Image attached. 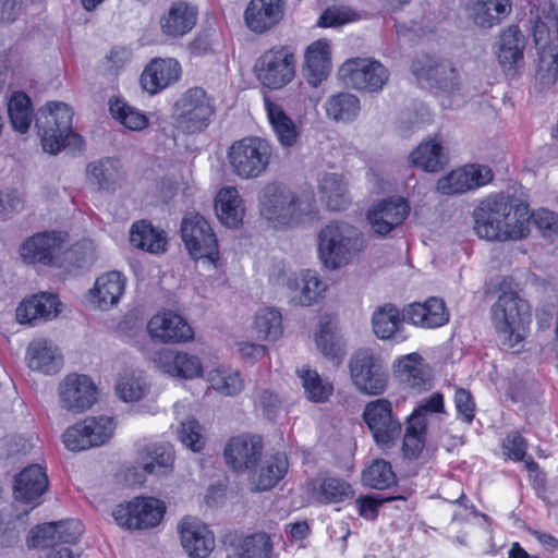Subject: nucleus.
<instances>
[{
  "mask_svg": "<svg viewBox=\"0 0 558 558\" xmlns=\"http://www.w3.org/2000/svg\"><path fill=\"white\" fill-rule=\"evenodd\" d=\"M118 397L124 402H137L150 392V384L141 372H131L122 375L117 385Z\"/></svg>",
  "mask_w": 558,
  "mask_h": 558,
  "instance_id": "45",
  "label": "nucleus"
},
{
  "mask_svg": "<svg viewBox=\"0 0 558 558\" xmlns=\"http://www.w3.org/2000/svg\"><path fill=\"white\" fill-rule=\"evenodd\" d=\"M396 474L389 462L374 461L364 472L363 482L375 489H386L396 484Z\"/></svg>",
  "mask_w": 558,
  "mask_h": 558,
  "instance_id": "57",
  "label": "nucleus"
},
{
  "mask_svg": "<svg viewBox=\"0 0 558 558\" xmlns=\"http://www.w3.org/2000/svg\"><path fill=\"white\" fill-rule=\"evenodd\" d=\"M348 368L351 383L359 393L377 397L387 391L390 373L381 353L371 348L359 349L351 355Z\"/></svg>",
  "mask_w": 558,
  "mask_h": 558,
  "instance_id": "6",
  "label": "nucleus"
},
{
  "mask_svg": "<svg viewBox=\"0 0 558 558\" xmlns=\"http://www.w3.org/2000/svg\"><path fill=\"white\" fill-rule=\"evenodd\" d=\"M28 366L43 374L52 375L62 367V356L58 348L46 339H36L27 348Z\"/></svg>",
  "mask_w": 558,
  "mask_h": 558,
  "instance_id": "32",
  "label": "nucleus"
},
{
  "mask_svg": "<svg viewBox=\"0 0 558 558\" xmlns=\"http://www.w3.org/2000/svg\"><path fill=\"white\" fill-rule=\"evenodd\" d=\"M262 215L276 227L298 223L305 217H311L315 210L312 194H294L288 187L269 183L259 193Z\"/></svg>",
  "mask_w": 558,
  "mask_h": 558,
  "instance_id": "2",
  "label": "nucleus"
},
{
  "mask_svg": "<svg viewBox=\"0 0 558 558\" xmlns=\"http://www.w3.org/2000/svg\"><path fill=\"white\" fill-rule=\"evenodd\" d=\"M523 36L517 25H511L501 33L497 57L505 72L515 70L523 61Z\"/></svg>",
  "mask_w": 558,
  "mask_h": 558,
  "instance_id": "37",
  "label": "nucleus"
},
{
  "mask_svg": "<svg viewBox=\"0 0 558 558\" xmlns=\"http://www.w3.org/2000/svg\"><path fill=\"white\" fill-rule=\"evenodd\" d=\"M362 417L378 447L387 450L397 445L402 424L393 413L390 400L380 398L367 402Z\"/></svg>",
  "mask_w": 558,
  "mask_h": 558,
  "instance_id": "11",
  "label": "nucleus"
},
{
  "mask_svg": "<svg viewBox=\"0 0 558 558\" xmlns=\"http://www.w3.org/2000/svg\"><path fill=\"white\" fill-rule=\"evenodd\" d=\"M29 547H49L58 544L56 533V522L37 525L29 532L27 537Z\"/></svg>",
  "mask_w": 558,
  "mask_h": 558,
  "instance_id": "61",
  "label": "nucleus"
},
{
  "mask_svg": "<svg viewBox=\"0 0 558 558\" xmlns=\"http://www.w3.org/2000/svg\"><path fill=\"white\" fill-rule=\"evenodd\" d=\"M61 407L75 413L89 409L96 401V386L83 374H69L59 385Z\"/></svg>",
  "mask_w": 558,
  "mask_h": 558,
  "instance_id": "16",
  "label": "nucleus"
},
{
  "mask_svg": "<svg viewBox=\"0 0 558 558\" xmlns=\"http://www.w3.org/2000/svg\"><path fill=\"white\" fill-rule=\"evenodd\" d=\"M317 248L324 267L337 270L351 264L363 251V234L348 222H330L318 233Z\"/></svg>",
  "mask_w": 558,
  "mask_h": 558,
  "instance_id": "3",
  "label": "nucleus"
},
{
  "mask_svg": "<svg viewBox=\"0 0 558 558\" xmlns=\"http://www.w3.org/2000/svg\"><path fill=\"white\" fill-rule=\"evenodd\" d=\"M410 213V206L402 197L385 199L367 214L375 233L386 235L400 226Z\"/></svg>",
  "mask_w": 558,
  "mask_h": 558,
  "instance_id": "21",
  "label": "nucleus"
},
{
  "mask_svg": "<svg viewBox=\"0 0 558 558\" xmlns=\"http://www.w3.org/2000/svg\"><path fill=\"white\" fill-rule=\"evenodd\" d=\"M289 461L283 452L266 456L258 468L253 469L252 484L263 492L275 487L287 474Z\"/></svg>",
  "mask_w": 558,
  "mask_h": 558,
  "instance_id": "30",
  "label": "nucleus"
},
{
  "mask_svg": "<svg viewBox=\"0 0 558 558\" xmlns=\"http://www.w3.org/2000/svg\"><path fill=\"white\" fill-rule=\"evenodd\" d=\"M533 22V39L537 50L558 49V13L551 3L536 8Z\"/></svg>",
  "mask_w": 558,
  "mask_h": 558,
  "instance_id": "26",
  "label": "nucleus"
},
{
  "mask_svg": "<svg viewBox=\"0 0 558 558\" xmlns=\"http://www.w3.org/2000/svg\"><path fill=\"white\" fill-rule=\"evenodd\" d=\"M325 112L328 119L335 122L351 123L360 114V98L349 92H340L327 98Z\"/></svg>",
  "mask_w": 558,
  "mask_h": 558,
  "instance_id": "40",
  "label": "nucleus"
},
{
  "mask_svg": "<svg viewBox=\"0 0 558 558\" xmlns=\"http://www.w3.org/2000/svg\"><path fill=\"white\" fill-rule=\"evenodd\" d=\"M178 533L183 550L192 558H206L215 547V536L201 519L183 517L178 523Z\"/></svg>",
  "mask_w": 558,
  "mask_h": 558,
  "instance_id": "15",
  "label": "nucleus"
},
{
  "mask_svg": "<svg viewBox=\"0 0 558 558\" xmlns=\"http://www.w3.org/2000/svg\"><path fill=\"white\" fill-rule=\"evenodd\" d=\"M60 302L54 294L41 293L23 301L16 316L21 323H31L37 318L50 319L59 314Z\"/></svg>",
  "mask_w": 558,
  "mask_h": 558,
  "instance_id": "38",
  "label": "nucleus"
},
{
  "mask_svg": "<svg viewBox=\"0 0 558 558\" xmlns=\"http://www.w3.org/2000/svg\"><path fill=\"white\" fill-rule=\"evenodd\" d=\"M155 363L163 373L184 379L203 375L201 360L193 354L173 349H163L157 353Z\"/></svg>",
  "mask_w": 558,
  "mask_h": 558,
  "instance_id": "24",
  "label": "nucleus"
},
{
  "mask_svg": "<svg viewBox=\"0 0 558 558\" xmlns=\"http://www.w3.org/2000/svg\"><path fill=\"white\" fill-rule=\"evenodd\" d=\"M215 210L222 225L236 228L244 217V205L234 186H225L219 190L215 198Z\"/></svg>",
  "mask_w": 558,
  "mask_h": 558,
  "instance_id": "35",
  "label": "nucleus"
},
{
  "mask_svg": "<svg viewBox=\"0 0 558 558\" xmlns=\"http://www.w3.org/2000/svg\"><path fill=\"white\" fill-rule=\"evenodd\" d=\"M133 511H137V519L134 521V530H144L159 524L163 517L165 507L156 498L138 497L137 507H135Z\"/></svg>",
  "mask_w": 558,
  "mask_h": 558,
  "instance_id": "53",
  "label": "nucleus"
},
{
  "mask_svg": "<svg viewBox=\"0 0 558 558\" xmlns=\"http://www.w3.org/2000/svg\"><path fill=\"white\" fill-rule=\"evenodd\" d=\"M427 422L417 415H411L408 421L405 435L403 438L404 456L415 458L424 447V436Z\"/></svg>",
  "mask_w": 558,
  "mask_h": 558,
  "instance_id": "55",
  "label": "nucleus"
},
{
  "mask_svg": "<svg viewBox=\"0 0 558 558\" xmlns=\"http://www.w3.org/2000/svg\"><path fill=\"white\" fill-rule=\"evenodd\" d=\"M73 111L64 102L51 101L35 114V128L43 149L56 155L69 145H76L81 137L72 130Z\"/></svg>",
  "mask_w": 558,
  "mask_h": 558,
  "instance_id": "5",
  "label": "nucleus"
},
{
  "mask_svg": "<svg viewBox=\"0 0 558 558\" xmlns=\"http://www.w3.org/2000/svg\"><path fill=\"white\" fill-rule=\"evenodd\" d=\"M112 117L131 131H141L148 125V118L138 109L117 99L110 102Z\"/></svg>",
  "mask_w": 558,
  "mask_h": 558,
  "instance_id": "54",
  "label": "nucleus"
},
{
  "mask_svg": "<svg viewBox=\"0 0 558 558\" xmlns=\"http://www.w3.org/2000/svg\"><path fill=\"white\" fill-rule=\"evenodd\" d=\"M57 539L60 544H75L83 533V524L75 519L56 522Z\"/></svg>",
  "mask_w": 558,
  "mask_h": 558,
  "instance_id": "63",
  "label": "nucleus"
},
{
  "mask_svg": "<svg viewBox=\"0 0 558 558\" xmlns=\"http://www.w3.org/2000/svg\"><path fill=\"white\" fill-rule=\"evenodd\" d=\"M264 108L268 122L281 146H294L299 140L300 133L296 124L287 114L283 107L269 97H264Z\"/></svg>",
  "mask_w": 558,
  "mask_h": 558,
  "instance_id": "31",
  "label": "nucleus"
},
{
  "mask_svg": "<svg viewBox=\"0 0 558 558\" xmlns=\"http://www.w3.org/2000/svg\"><path fill=\"white\" fill-rule=\"evenodd\" d=\"M464 166L452 170L437 181V192L444 195L462 194L470 191Z\"/></svg>",
  "mask_w": 558,
  "mask_h": 558,
  "instance_id": "59",
  "label": "nucleus"
},
{
  "mask_svg": "<svg viewBox=\"0 0 558 558\" xmlns=\"http://www.w3.org/2000/svg\"><path fill=\"white\" fill-rule=\"evenodd\" d=\"M320 494L325 501L340 502L352 497L353 490L349 483L339 478L329 477L322 483Z\"/></svg>",
  "mask_w": 558,
  "mask_h": 558,
  "instance_id": "60",
  "label": "nucleus"
},
{
  "mask_svg": "<svg viewBox=\"0 0 558 558\" xmlns=\"http://www.w3.org/2000/svg\"><path fill=\"white\" fill-rule=\"evenodd\" d=\"M181 236L194 259L216 265L219 257L218 241L211 226L202 215L189 213L183 217Z\"/></svg>",
  "mask_w": 558,
  "mask_h": 558,
  "instance_id": "13",
  "label": "nucleus"
},
{
  "mask_svg": "<svg viewBox=\"0 0 558 558\" xmlns=\"http://www.w3.org/2000/svg\"><path fill=\"white\" fill-rule=\"evenodd\" d=\"M318 350L335 364H339L344 355L341 338L337 333V327L331 320L320 322L319 330L315 338Z\"/></svg>",
  "mask_w": 558,
  "mask_h": 558,
  "instance_id": "44",
  "label": "nucleus"
},
{
  "mask_svg": "<svg viewBox=\"0 0 558 558\" xmlns=\"http://www.w3.org/2000/svg\"><path fill=\"white\" fill-rule=\"evenodd\" d=\"M143 469L149 474H167L174 461V451L169 444H148L141 449Z\"/></svg>",
  "mask_w": 558,
  "mask_h": 558,
  "instance_id": "42",
  "label": "nucleus"
},
{
  "mask_svg": "<svg viewBox=\"0 0 558 558\" xmlns=\"http://www.w3.org/2000/svg\"><path fill=\"white\" fill-rule=\"evenodd\" d=\"M64 243L65 234L62 232H39L23 242L20 253L27 264L50 265L61 253Z\"/></svg>",
  "mask_w": 558,
  "mask_h": 558,
  "instance_id": "17",
  "label": "nucleus"
},
{
  "mask_svg": "<svg viewBox=\"0 0 558 558\" xmlns=\"http://www.w3.org/2000/svg\"><path fill=\"white\" fill-rule=\"evenodd\" d=\"M457 416L466 424H471L475 416L476 404L469 390L459 388L454 392Z\"/></svg>",
  "mask_w": 558,
  "mask_h": 558,
  "instance_id": "62",
  "label": "nucleus"
},
{
  "mask_svg": "<svg viewBox=\"0 0 558 558\" xmlns=\"http://www.w3.org/2000/svg\"><path fill=\"white\" fill-rule=\"evenodd\" d=\"M322 199L331 210H342L350 204L348 183L339 173H325L318 185Z\"/></svg>",
  "mask_w": 558,
  "mask_h": 558,
  "instance_id": "39",
  "label": "nucleus"
},
{
  "mask_svg": "<svg viewBox=\"0 0 558 558\" xmlns=\"http://www.w3.org/2000/svg\"><path fill=\"white\" fill-rule=\"evenodd\" d=\"M473 219L476 234L488 241L519 240L530 232L529 205L502 194L481 202Z\"/></svg>",
  "mask_w": 558,
  "mask_h": 558,
  "instance_id": "1",
  "label": "nucleus"
},
{
  "mask_svg": "<svg viewBox=\"0 0 558 558\" xmlns=\"http://www.w3.org/2000/svg\"><path fill=\"white\" fill-rule=\"evenodd\" d=\"M282 280L283 284L293 293V300L302 306L316 303L327 290L326 283L311 269L291 274Z\"/></svg>",
  "mask_w": 558,
  "mask_h": 558,
  "instance_id": "25",
  "label": "nucleus"
},
{
  "mask_svg": "<svg viewBox=\"0 0 558 558\" xmlns=\"http://www.w3.org/2000/svg\"><path fill=\"white\" fill-rule=\"evenodd\" d=\"M178 438L184 447L194 452H199L206 444L203 427L194 418L181 422L178 428Z\"/></svg>",
  "mask_w": 558,
  "mask_h": 558,
  "instance_id": "58",
  "label": "nucleus"
},
{
  "mask_svg": "<svg viewBox=\"0 0 558 558\" xmlns=\"http://www.w3.org/2000/svg\"><path fill=\"white\" fill-rule=\"evenodd\" d=\"M86 175L99 191H114L122 180L121 163L112 157L101 158L88 163Z\"/></svg>",
  "mask_w": 558,
  "mask_h": 558,
  "instance_id": "36",
  "label": "nucleus"
},
{
  "mask_svg": "<svg viewBox=\"0 0 558 558\" xmlns=\"http://www.w3.org/2000/svg\"><path fill=\"white\" fill-rule=\"evenodd\" d=\"M125 277L120 271H108L97 278L90 295L100 310L118 304L124 293Z\"/></svg>",
  "mask_w": 558,
  "mask_h": 558,
  "instance_id": "33",
  "label": "nucleus"
},
{
  "mask_svg": "<svg viewBox=\"0 0 558 558\" xmlns=\"http://www.w3.org/2000/svg\"><path fill=\"white\" fill-rule=\"evenodd\" d=\"M116 428L112 416H88L63 433V444L71 451L87 450L108 442Z\"/></svg>",
  "mask_w": 558,
  "mask_h": 558,
  "instance_id": "14",
  "label": "nucleus"
},
{
  "mask_svg": "<svg viewBox=\"0 0 558 558\" xmlns=\"http://www.w3.org/2000/svg\"><path fill=\"white\" fill-rule=\"evenodd\" d=\"M254 328L259 339L277 341L283 333L281 313L271 307L262 308L255 316Z\"/></svg>",
  "mask_w": 558,
  "mask_h": 558,
  "instance_id": "50",
  "label": "nucleus"
},
{
  "mask_svg": "<svg viewBox=\"0 0 558 558\" xmlns=\"http://www.w3.org/2000/svg\"><path fill=\"white\" fill-rule=\"evenodd\" d=\"M271 551L269 535L260 532L246 536L227 558H270Z\"/></svg>",
  "mask_w": 558,
  "mask_h": 558,
  "instance_id": "47",
  "label": "nucleus"
},
{
  "mask_svg": "<svg viewBox=\"0 0 558 558\" xmlns=\"http://www.w3.org/2000/svg\"><path fill=\"white\" fill-rule=\"evenodd\" d=\"M405 319L400 315L399 310L392 304H385L378 307L372 317L374 333L377 338L392 339L397 342L405 340L402 333V325Z\"/></svg>",
  "mask_w": 558,
  "mask_h": 558,
  "instance_id": "34",
  "label": "nucleus"
},
{
  "mask_svg": "<svg viewBox=\"0 0 558 558\" xmlns=\"http://www.w3.org/2000/svg\"><path fill=\"white\" fill-rule=\"evenodd\" d=\"M302 381L304 392L310 401L316 403L326 402L333 392V385L311 368L302 367L296 371Z\"/></svg>",
  "mask_w": 558,
  "mask_h": 558,
  "instance_id": "46",
  "label": "nucleus"
},
{
  "mask_svg": "<svg viewBox=\"0 0 558 558\" xmlns=\"http://www.w3.org/2000/svg\"><path fill=\"white\" fill-rule=\"evenodd\" d=\"M274 155L272 144L259 136L235 141L228 150L232 172L241 179H255L268 169Z\"/></svg>",
  "mask_w": 558,
  "mask_h": 558,
  "instance_id": "7",
  "label": "nucleus"
},
{
  "mask_svg": "<svg viewBox=\"0 0 558 558\" xmlns=\"http://www.w3.org/2000/svg\"><path fill=\"white\" fill-rule=\"evenodd\" d=\"M69 255L78 267H83L96 259V245L94 241L84 239L69 250Z\"/></svg>",
  "mask_w": 558,
  "mask_h": 558,
  "instance_id": "64",
  "label": "nucleus"
},
{
  "mask_svg": "<svg viewBox=\"0 0 558 558\" xmlns=\"http://www.w3.org/2000/svg\"><path fill=\"white\" fill-rule=\"evenodd\" d=\"M48 487V477L38 464H32L22 470L14 481L13 494L15 500L31 505L29 510L38 505V499Z\"/></svg>",
  "mask_w": 558,
  "mask_h": 558,
  "instance_id": "22",
  "label": "nucleus"
},
{
  "mask_svg": "<svg viewBox=\"0 0 558 558\" xmlns=\"http://www.w3.org/2000/svg\"><path fill=\"white\" fill-rule=\"evenodd\" d=\"M196 19L197 10L195 7L184 1H175L160 17L159 23L163 34L182 37L193 29Z\"/></svg>",
  "mask_w": 558,
  "mask_h": 558,
  "instance_id": "29",
  "label": "nucleus"
},
{
  "mask_svg": "<svg viewBox=\"0 0 558 558\" xmlns=\"http://www.w3.org/2000/svg\"><path fill=\"white\" fill-rule=\"evenodd\" d=\"M207 379L210 387L223 396H235L242 391L244 386L240 373L225 366L210 369Z\"/></svg>",
  "mask_w": 558,
  "mask_h": 558,
  "instance_id": "48",
  "label": "nucleus"
},
{
  "mask_svg": "<svg viewBox=\"0 0 558 558\" xmlns=\"http://www.w3.org/2000/svg\"><path fill=\"white\" fill-rule=\"evenodd\" d=\"M147 330L151 338L163 343H179L193 339L194 332L187 322L172 311H166L154 315Z\"/></svg>",
  "mask_w": 558,
  "mask_h": 558,
  "instance_id": "20",
  "label": "nucleus"
},
{
  "mask_svg": "<svg viewBox=\"0 0 558 558\" xmlns=\"http://www.w3.org/2000/svg\"><path fill=\"white\" fill-rule=\"evenodd\" d=\"M284 11V0H250L243 13V21L248 31L263 35L280 23Z\"/></svg>",
  "mask_w": 558,
  "mask_h": 558,
  "instance_id": "18",
  "label": "nucleus"
},
{
  "mask_svg": "<svg viewBox=\"0 0 558 558\" xmlns=\"http://www.w3.org/2000/svg\"><path fill=\"white\" fill-rule=\"evenodd\" d=\"M180 63L172 58L154 59L143 71L141 84L149 94H156L179 81Z\"/></svg>",
  "mask_w": 558,
  "mask_h": 558,
  "instance_id": "27",
  "label": "nucleus"
},
{
  "mask_svg": "<svg viewBox=\"0 0 558 558\" xmlns=\"http://www.w3.org/2000/svg\"><path fill=\"white\" fill-rule=\"evenodd\" d=\"M338 78L348 87L367 93H378L389 80L387 68L372 58H351L337 72Z\"/></svg>",
  "mask_w": 558,
  "mask_h": 558,
  "instance_id": "10",
  "label": "nucleus"
},
{
  "mask_svg": "<svg viewBox=\"0 0 558 558\" xmlns=\"http://www.w3.org/2000/svg\"><path fill=\"white\" fill-rule=\"evenodd\" d=\"M254 73L264 87L281 89L295 76V56L286 46L272 47L256 60Z\"/></svg>",
  "mask_w": 558,
  "mask_h": 558,
  "instance_id": "9",
  "label": "nucleus"
},
{
  "mask_svg": "<svg viewBox=\"0 0 558 558\" xmlns=\"http://www.w3.org/2000/svg\"><path fill=\"white\" fill-rule=\"evenodd\" d=\"M331 71V49L327 39L312 43L305 51L303 75L314 88L325 82Z\"/></svg>",
  "mask_w": 558,
  "mask_h": 558,
  "instance_id": "23",
  "label": "nucleus"
},
{
  "mask_svg": "<svg viewBox=\"0 0 558 558\" xmlns=\"http://www.w3.org/2000/svg\"><path fill=\"white\" fill-rule=\"evenodd\" d=\"M536 81L542 89L549 88L558 77V49L537 50Z\"/></svg>",
  "mask_w": 558,
  "mask_h": 558,
  "instance_id": "56",
  "label": "nucleus"
},
{
  "mask_svg": "<svg viewBox=\"0 0 558 558\" xmlns=\"http://www.w3.org/2000/svg\"><path fill=\"white\" fill-rule=\"evenodd\" d=\"M511 10L510 0H476L474 22L481 27H492Z\"/></svg>",
  "mask_w": 558,
  "mask_h": 558,
  "instance_id": "49",
  "label": "nucleus"
},
{
  "mask_svg": "<svg viewBox=\"0 0 558 558\" xmlns=\"http://www.w3.org/2000/svg\"><path fill=\"white\" fill-rule=\"evenodd\" d=\"M412 74L420 82L453 96L462 89L460 74L452 61L430 54L416 57L411 65Z\"/></svg>",
  "mask_w": 558,
  "mask_h": 558,
  "instance_id": "12",
  "label": "nucleus"
},
{
  "mask_svg": "<svg viewBox=\"0 0 558 558\" xmlns=\"http://www.w3.org/2000/svg\"><path fill=\"white\" fill-rule=\"evenodd\" d=\"M399 379L415 390H422L426 386V372L423 357L418 353H411L400 357L395 369Z\"/></svg>",
  "mask_w": 558,
  "mask_h": 558,
  "instance_id": "43",
  "label": "nucleus"
},
{
  "mask_svg": "<svg viewBox=\"0 0 558 558\" xmlns=\"http://www.w3.org/2000/svg\"><path fill=\"white\" fill-rule=\"evenodd\" d=\"M130 242L137 248L158 254L166 251L167 234L163 230L153 227L150 222L142 220L133 223Z\"/></svg>",
  "mask_w": 558,
  "mask_h": 558,
  "instance_id": "41",
  "label": "nucleus"
},
{
  "mask_svg": "<svg viewBox=\"0 0 558 558\" xmlns=\"http://www.w3.org/2000/svg\"><path fill=\"white\" fill-rule=\"evenodd\" d=\"M414 166L424 171L435 172L442 168L441 145L435 138L421 143L411 154Z\"/></svg>",
  "mask_w": 558,
  "mask_h": 558,
  "instance_id": "52",
  "label": "nucleus"
},
{
  "mask_svg": "<svg viewBox=\"0 0 558 558\" xmlns=\"http://www.w3.org/2000/svg\"><path fill=\"white\" fill-rule=\"evenodd\" d=\"M531 320L529 303L513 290L501 286V293L492 306V322L501 344L514 348L524 337Z\"/></svg>",
  "mask_w": 558,
  "mask_h": 558,
  "instance_id": "4",
  "label": "nucleus"
},
{
  "mask_svg": "<svg viewBox=\"0 0 558 558\" xmlns=\"http://www.w3.org/2000/svg\"><path fill=\"white\" fill-rule=\"evenodd\" d=\"M8 113L14 130L26 133L32 122V102L23 92L12 94L8 104Z\"/></svg>",
  "mask_w": 558,
  "mask_h": 558,
  "instance_id": "51",
  "label": "nucleus"
},
{
  "mask_svg": "<svg viewBox=\"0 0 558 558\" xmlns=\"http://www.w3.org/2000/svg\"><path fill=\"white\" fill-rule=\"evenodd\" d=\"M403 318L422 328H437L446 325L449 313L442 300L429 298L424 303L410 304L403 311Z\"/></svg>",
  "mask_w": 558,
  "mask_h": 558,
  "instance_id": "28",
  "label": "nucleus"
},
{
  "mask_svg": "<svg viewBox=\"0 0 558 558\" xmlns=\"http://www.w3.org/2000/svg\"><path fill=\"white\" fill-rule=\"evenodd\" d=\"M263 449V441L259 437L243 434L232 437L228 441L225 448V458L234 471H253L262 457Z\"/></svg>",
  "mask_w": 558,
  "mask_h": 558,
  "instance_id": "19",
  "label": "nucleus"
},
{
  "mask_svg": "<svg viewBox=\"0 0 558 558\" xmlns=\"http://www.w3.org/2000/svg\"><path fill=\"white\" fill-rule=\"evenodd\" d=\"M173 110L177 129L186 134L204 132L216 113L214 99L202 87L186 89L174 102Z\"/></svg>",
  "mask_w": 558,
  "mask_h": 558,
  "instance_id": "8",
  "label": "nucleus"
}]
</instances>
